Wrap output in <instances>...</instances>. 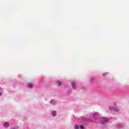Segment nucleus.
Wrapping results in <instances>:
<instances>
[{
  "label": "nucleus",
  "mask_w": 129,
  "mask_h": 129,
  "mask_svg": "<svg viewBox=\"0 0 129 129\" xmlns=\"http://www.w3.org/2000/svg\"><path fill=\"white\" fill-rule=\"evenodd\" d=\"M106 121H107L105 120V121L102 122V123L103 124L104 123H105V122H106Z\"/></svg>",
  "instance_id": "obj_12"
},
{
  "label": "nucleus",
  "mask_w": 129,
  "mask_h": 129,
  "mask_svg": "<svg viewBox=\"0 0 129 129\" xmlns=\"http://www.w3.org/2000/svg\"><path fill=\"white\" fill-rule=\"evenodd\" d=\"M106 75H107V73L102 74L103 76H106Z\"/></svg>",
  "instance_id": "obj_9"
},
{
  "label": "nucleus",
  "mask_w": 129,
  "mask_h": 129,
  "mask_svg": "<svg viewBox=\"0 0 129 129\" xmlns=\"http://www.w3.org/2000/svg\"><path fill=\"white\" fill-rule=\"evenodd\" d=\"M72 88H73V89H75V88L76 87V83H75V82H72Z\"/></svg>",
  "instance_id": "obj_1"
},
{
  "label": "nucleus",
  "mask_w": 129,
  "mask_h": 129,
  "mask_svg": "<svg viewBox=\"0 0 129 129\" xmlns=\"http://www.w3.org/2000/svg\"><path fill=\"white\" fill-rule=\"evenodd\" d=\"M117 127H122V125L121 124H119L117 125Z\"/></svg>",
  "instance_id": "obj_7"
},
{
  "label": "nucleus",
  "mask_w": 129,
  "mask_h": 129,
  "mask_svg": "<svg viewBox=\"0 0 129 129\" xmlns=\"http://www.w3.org/2000/svg\"><path fill=\"white\" fill-rule=\"evenodd\" d=\"M75 129H78V125H76L75 126Z\"/></svg>",
  "instance_id": "obj_11"
},
{
  "label": "nucleus",
  "mask_w": 129,
  "mask_h": 129,
  "mask_svg": "<svg viewBox=\"0 0 129 129\" xmlns=\"http://www.w3.org/2000/svg\"><path fill=\"white\" fill-rule=\"evenodd\" d=\"M114 109L116 111V112H119V110L117 108H115Z\"/></svg>",
  "instance_id": "obj_6"
},
{
  "label": "nucleus",
  "mask_w": 129,
  "mask_h": 129,
  "mask_svg": "<svg viewBox=\"0 0 129 129\" xmlns=\"http://www.w3.org/2000/svg\"><path fill=\"white\" fill-rule=\"evenodd\" d=\"M80 128L84 129V127H83V126L82 125H81L80 126Z\"/></svg>",
  "instance_id": "obj_8"
},
{
  "label": "nucleus",
  "mask_w": 129,
  "mask_h": 129,
  "mask_svg": "<svg viewBox=\"0 0 129 129\" xmlns=\"http://www.w3.org/2000/svg\"><path fill=\"white\" fill-rule=\"evenodd\" d=\"M56 84L58 86H61V85H62V83H61L60 81H57Z\"/></svg>",
  "instance_id": "obj_2"
},
{
  "label": "nucleus",
  "mask_w": 129,
  "mask_h": 129,
  "mask_svg": "<svg viewBox=\"0 0 129 129\" xmlns=\"http://www.w3.org/2000/svg\"><path fill=\"white\" fill-rule=\"evenodd\" d=\"M50 103H52V104H55V102H54V101H51L50 102Z\"/></svg>",
  "instance_id": "obj_10"
},
{
  "label": "nucleus",
  "mask_w": 129,
  "mask_h": 129,
  "mask_svg": "<svg viewBox=\"0 0 129 129\" xmlns=\"http://www.w3.org/2000/svg\"><path fill=\"white\" fill-rule=\"evenodd\" d=\"M27 85L29 88H32V87H33V84L31 83H28Z\"/></svg>",
  "instance_id": "obj_3"
},
{
  "label": "nucleus",
  "mask_w": 129,
  "mask_h": 129,
  "mask_svg": "<svg viewBox=\"0 0 129 129\" xmlns=\"http://www.w3.org/2000/svg\"><path fill=\"white\" fill-rule=\"evenodd\" d=\"M53 116H56V112L55 111H53L52 113Z\"/></svg>",
  "instance_id": "obj_5"
},
{
  "label": "nucleus",
  "mask_w": 129,
  "mask_h": 129,
  "mask_svg": "<svg viewBox=\"0 0 129 129\" xmlns=\"http://www.w3.org/2000/svg\"><path fill=\"white\" fill-rule=\"evenodd\" d=\"M5 127H8L9 126V123L8 122H5L4 124Z\"/></svg>",
  "instance_id": "obj_4"
},
{
  "label": "nucleus",
  "mask_w": 129,
  "mask_h": 129,
  "mask_svg": "<svg viewBox=\"0 0 129 129\" xmlns=\"http://www.w3.org/2000/svg\"><path fill=\"white\" fill-rule=\"evenodd\" d=\"M0 95H2V93H0Z\"/></svg>",
  "instance_id": "obj_13"
}]
</instances>
